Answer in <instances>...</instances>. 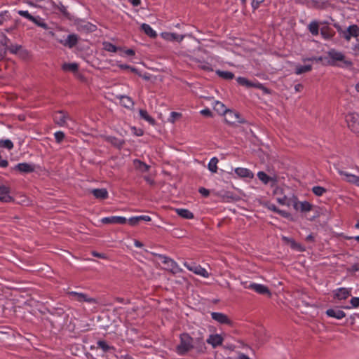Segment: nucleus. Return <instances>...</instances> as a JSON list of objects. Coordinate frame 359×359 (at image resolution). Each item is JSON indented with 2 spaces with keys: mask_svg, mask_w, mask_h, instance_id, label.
Here are the masks:
<instances>
[{
  "mask_svg": "<svg viewBox=\"0 0 359 359\" xmlns=\"http://www.w3.org/2000/svg\"><path fill=\"white\" fill-rule=\"evenodd\" d=\"M0 147L11 150L13 148V143L10 140H0Z\"/></svg>",
  "mask_w": 359,
  "mask_h": 359,
  "instance_id": "nucleus-42",
  "label": "nucleus"
},
{
  "mask_svg": "<svg viewBox=\"0 0 359 359\" xmlns=\"http://www.w3.org/2000/svg\"><path fill=\"white\" fill-rule=\"evenodd\" d=\"M158 257L162 261L163 264V269L170 271V273L175 274L177 273L181 272L182 269L179 268L177 263L173 261L172 259L163 256L162 255H158Z\"/></svg>",
  "mask_w": 359,
  "mask_h": 359,
  "instance_id": "nucleus-3",
  "label": "nucleus"
},
{
  "mask_svg": "<svg viewBox=\"0 0 359 359\" xmlns=\"http://www.w3.org/2000/svg\"><path fill=\"white\" fill-rule=\"evenodd\" d=\"M351 304L353 307L356 308L359 306V297H353L351 299Z\"/></svg>",
  "mask_w": 359,
  "mask_h": 359,
  "instance_id": "nucleus-52",
  "label": "nucleus"
},
{
  "mask_svg": "<svg viewBox=\"0 0 359 359\" xmlns=\"http://www.w3.org/2000/svg\"><path fill=\"white\" fill-rule=\"evenodd\" d=\"M139 113H140L141 118H142L145 121H148L150 124H151L153 126L156 125V121L154 120V118H153L151 116H150L148 114V113L146 110L140 109Z\"/></svg>",
  "mask_w": 359,
  "mask_h": 359,
  "instance_id": "nucleus-36",
  "label": "nucleus"
},
{
  "mask_svg": "<svg viewBox=\"0 0 359 359\" xmlns=\"http://www.w3.org/2000/svg\"><path fill=\"white\" fill-rule=\"evenodd\" d=\"M15 169L20 172L29 173L34 172V166L27 163H22L15 165Z\"/></svg>",
  "mask_w": 359,
  "mask_h": 359,
  "instance_id": "nucleus-25",
  "label": "nucleus"
},
{
  "mask_svg": "<svg viewBox=\"0 0 359 359\" xmlns=\"http://www.w3.org/2000/svg\"><path fill=\"white\" fill-rule=\"evenodd\" d=\"M216 74L225 80H231L234 78V74L231 72L217 70Z\"/></svg>",
  "mask_w": 359,
  "mask_h": 359,
  "instance_id": "nucleus-35",
  "label": "nucleus"
},
{
  "mask_svg": "<svg viewBox=\"0 0 359 359\" xmlns=\"http://www.w3.org/2000/svg\"><path fill=\"white\" fill-rule=\"evenodd\" d=\"M79 37L76 34H69L65 40H60V43L69 48L74 47L78 42Z\"/></svg>",
  "mask_w": 359,
  "mask_h": 359,
  "instance_id": "nucleus-23",
  "label": "nucleus"
},
{
  "mask_svg": "<svg viewBox=\"0 0 359 359\" xmlns=\"http://www.w3.org/2000/svg\"><path fill=\"white\" fill-rule=\"evenodd\" d=\"M54 135L57 143H60L65 138V133L62 131L56 132Z\"/></svg>",
  "mask_w": 359,
  "mask_h": 359,
  "instance_id": "nucleus-50",
  "label": "nucleus"
},
{
  "mask_svg": "<svg viewBox=\"0 0 359 359\" xmlns=\"http://www.w3.org/2000/svg\"><path fill=\"white\" fill-rule=\"evenodd\" d=\"M214 109L219 114L224 115L229 110L225 105L219 101H216L214 104Z\"/></svg>",
  "mask_w": 359,
  "mask_h": 359,
  "instance_id": "nucleus-34",
  "label": "nucleus"
},
{
  "mask_svg": "<svg viewBox=\"0 0 359 359\" xmlns=\"http://www.w3.org/2000/svg\"><path fill=\"white\" fill-rule=\"evenodd\" d=\"M248 287L254 290L259 294H267L269 297L271 295L269 288L264 285L252 283Z\"/></svg>",
  "mask_w": 359,
  "mask_h": 359,
  "instance_id": "nucleus-20",
  "label": "nucleus"
},
{
  "mask_svg": "<svg viewBox=\"0 0 359 359\" xmlns=\"http://www.w3.org/2000/svg\"><path fill=\"white\" fill-rule=\"evenodd\" d=\"M273 195L278 196L277 201L281 205H287V206L291 205V202L292 201V198H287V197L284 194L283 189L276 186L274 187V189L273 191Z\"/></svg>",
  "mask_w": 359,
  "mask_h": 359,
  "instance_id": "nucleus-5",
  "label": "nucleus"
},
{
  "mask_svg": "<svg viewBox=\"0 0 359 359\" xmlns=\"http://www.w3.org/2000/svg\"><path fill=\"white\" fill-rule=\"evenodd\" d=\"M309 29L313 35H318V30H319V26H318V22H311L309 25Z\"/></svg>",
  "mask_w": 359,
  "mask_h": 359,
  "instance_id": "nucleus-43",
  "label": "nucleus"
},
{
  "mask_svg": "<svg viewBox=\"0 0 359 359\" xmlns=\"http://www.w3.org/2000/svg\"><path fill=\"white\" fill-rule=\"evenodd\" d=\"M102 137L104 138V140H106L107 142L111 143L112 146L118 149H121L123 144H125V140L123 139L106 135H103L102 136Z\"/></svg>",
  "mask_w": 359,
  "mask_h": 359,
  "instance_id": "nucleus-16",
  "label": "nucleus"
},
{
  "mask_svg": "<svg viewBox=\"0 0 359 359\" xmlns=\"http://www.w3.org/2000/svg\"><path fill=\"white\" fill-rule=\"evenodd\" d=\"M264 0H252V6L254 8H257L260 3L263 2Z\"/></svg>",
  "mask_w": 359,
  "mask_h": 359,
  "instance_id": "nucleus-59",
  "label": "nucleus"
},
{
  "mask_svg": "<svg viewBox=\"0 0 359 359\" xmlns=\"http://www.w3.org/2000/svg\"><path fill=\"white\" fill-rule=\"evenodd\" d=\"M144 179L145 180L146 182H147L149 184L151 185H154L155 184V182L154 180L151 179L148 176H145L144 177Z\"/></svg>",
  "mask_w": 359,
  "mask_h": 359,
  "instance_id": "nucleus-61",
  "label": "nucleus"
},
{
  "mask_svg": "<svg viewBox=\"0 0 359 359\" xmlns=\"http://www.w3.org/2000/svg\"><path fill=\"white\" fill-rule=\"evenodd\" d=\"M18 14L20 15H21L22 17H25L27 19L31 20L34 24H36L39 27H41L43 28L44 29H47L48 28L47 24H46L45 22H42L39 17L38 18H35V17L32 16L27 11H18Z\"/></svg>",
  "mask_w": 359,
  "mask_h": 359,
  "instance_id": "nucleus-10",
  "label": "nucleus"
},
{
  "mask_svg": "<svg viewBox=\"0 0 359 359\" xmlns=\"http://www.w3.org/2000/svg\"><path fill=\"white\" fill-rule=\"evenodd\" d=\"M68 118V114H65L63 111H57L53 117L55 123L60 126H65Z\"/></svg>",
  "mask_w": 359,
  "mask_h": 359,
  "instance_id": "nucleus-17",
  "label": "nucleus"
},
{
  "mask_svg": "<svg viewBox=\"0 0 359 359\" xmlns=\"http://www.w3.org/2000/svg\"><path fill=\"white\" fill-rule=\"evenodd\" d=\"M211 316L213 320L220 324L229 325L230 326L233 325V322L226 314L222 313L212 312L211 313Z\"/></svg>",
  "mask_w": 359,
  "mask_h": 359,
  "instance_id": "nucleus-11",
  "label": "nucleus"
},
{
  "mask_svg": "<svg viewBox=\"0 0 359 359\" xmlns=\"http://www.w3.org/2000/svg\"><path fill=\"white\" fill-rule=\"evenodd\" d=\"M327 55L330 57L327 64L330 65H335L337 61L342 62V65H340L342 67H349L352 65L351 61L346 60L345 56L340 52L331 50L327 53Z\"/></svg>",
  "mask_w": 359,
  "mask_h": 359,
  "instance_id": "nucleus-2",
  "label": "nucleus"
},
{
  "mask_svg": "<svg viewBox=\"0 0 359 359\" xmlns=\"http://www.w3.org/2000/svg\"><path fill=\"white\" fill-rule=\"evenodd\" d=\"M312 69V66L311 65L301 66L297 65L295 67V74H302L305 72H310Z\"/></svg>",
  "mask_w": 359,
  "mask_h": 359,
  "instance_id": "nucleus-38",
  "label": "nucleus"
},
{
  "mask_svg": "<svg viewBox=\"0 0 359 359\" xmlns=\"http://www.w3.org/2000/svg\"><path fill=\"white\" fill-rule=\"evenodd\" d=\"M339 174L341 175L346 176V180L348 182L355 184L356 185L359 186V177L354 175L348 174L344 171H339Z\"/></svg>",
  "mask_w": 359,
  "mask_h": 359,
  "instance_id": "nucleus-33",
  "label": "nucleus"
},
{
  "mask_svg": "<svg viewBox=\"0 0 359 359\" xmlns=\"http://www.w3.org/2000/svg\"><path fill=\"white\" fill-rule=\"evenodd\" d=\"M161 36L163 39H165L166 41H178V42L182 41L185 37L184 35H180V34H177L175 33H170V32H163L161 34Z\"/></svg>",
  "mask_w": 359,
  "mask_h": 359,
  "instance_id": "nucleus-19",
  "label": "nucleus"
},
{
  "mask_svg": "<svg viewBox=\"0 0 359 359\" xmlns=\"http://www.w3.org/2000/svg\"><path fill=\"white\" fill-rule=\"evenodd\" d=\"M196 348L198 352L203 353L206 349L205 342L203 341V337H198L196 339Z\"/></svg>",
  "mask_w": 359,
  "mask_h": 359,
  "instance_id": "nucleus-37",
  "label": "nucleus"
},
{
  "mask_svg": "<svg viewBox=\"0 0 359 359\" xmlns=\"http://www.w3.org/2000/svg\"><path fill=\"white\" fill-rule=\"evenodd\" d=\"M9 41V39L6 36H4V40L0 41V60H3L6 56Z\"/></svg>",
  "mask_w": 359,
  "mask_h": 359,
  "instance_id": "nucleus-27",
  "label": "nucleus"
},
{
  "mask_svg": "<svg viewBox=\"0 0 359 359\" xmlns=\"http://www.w3.org/2000/svg\"><path fill=\"white\" fill-rule=\"evenodd\" d=\"M250 88H256L261 89L266 94H269L271 93L270 90L264 86L260 83H253V82L250 81Z\"/></svg>",
  "mask_w": 359,
  "mask_h": 359,
  "instance_id": "nucleus-45",
  "label": "nucleus"
},
{
  "mask_svg": "<svg viewBox=\"0 0 359 359\" xmlns=\"http://www.w3.org/2000/svg\"><path fill=\"white\" fill-rule=\"evenodd\" d=\"M326 314L332 318H335L337 319H341L346 316L345 313L339 309H330L326 311Z\"/></svg>",
  "mask_w": 359,
  "mask_h": 359,
  "instance_id": "nucleus-26",
  "label": "nucleus"
},
{
  "mask_svg": "<svg viewBox=\"0 0 359 359\" xmlns=\"http://www.w3.org/2000/svg\"><path fill=\"white\" fill-rule=\"evenodd\" d=\"M226 123L229 124H236V123H243V120L240 118V114L238 112L229 109L224 114Z\"/></svg>",
  "mask_w": 359,
  "mask_h": 359,
  "instance_id": "nucleus-9",
  "label": "nucleus"
},
{
  "mask_svg": "<svg viewBox=\"0 0 359 359\" xmlns=\"http://www.w3.org/2000/svg\"><path fill=\"white\" fill-rule=\"evenodd\" d=\"M333 292L334 299L344 300L346 299L351 295V289L341 287L334 290Z\"/></svg>",
  "mask_w": 359,
  "mask_h": 359,
  "instance_id": "nucleus-15",
  "label": "nucleus"
},
{
  "mask_svg": "<svg viewBox=\"0 0 359 359\" xmlns=\"http://www.w3.org/2000/svg\"><path fill=\"white\" fill-rule=\"evenodd\" d=\"M313 192L318 196H322L324 193L326 192V189L322 187L316 186L313 187Z\"/></svg>",
  "mask_w": 359,
  "mask_h": 359,
  "instance_id": "nucleus-46",
  "label": "nucleus"
},
{
  "mask_svg": "<svg viewBox=\"0 0 359 359\" xmlns=\"http://www.w3.org/2000/svg\"><path fill=\"white\" fill-rule=\"evenodd\" d=\"M278 213L285 218H290L291 217V215L284 210H278Z\"/></svg>",
  "mask_w": 359,
  "mask_h": 359,
  "instance_id": "nucleus-55",
  "label": "nucleus"
},
{
  "mask_svg": "<svg viewBox=\"0 0 359 359\" xmlns=\"http://www.w3.org/2000/svg\"><path fill=\"white\" fill-rule=\"evenodd\" d=\"M282 239L285 243L290 245L292 249L299 252L304 251V248L299 243H297L293 238L283 236Z\"/></svg>",
  "mask_w": 359,
  "mask_h": 359,
  "instance_id": "nucleus-22",
  "label": "nucleus"
},
{
  "mask_svg": "<svg viewBox=\"0 0 359 359\" xmlns=\"http://www.w3.org/2000/svg\"><path fill=\"white\" fill-rule=\"evenodd\" d=\"M236 80L240 85L250 88V81L248 80L247 79L244 77H238Z\"/></svg>",
  "mask_w": 359,
  "mask_h": 359,
  "instance_id": "nucleus-48",
  "label": "nucleus"
},
{
  "mask_svg": "<svg viewBox=\"0 0 359 359\" xmlns=\"http://www.w3.org/2000/svg\"><path fill=\"white\" fill-rule=\"evenodd\" d=\"M130 2L133 4L134 6H137L140 4L141 1L140 0H130Z\"/></svg>",
  "mask_w": 359,
  "mask_h": 359,
  "instance_id": "nucleus-63",
  "label": "nucleus"
},
{
  "mask_svg": "<svg viewBox=\"0 0 359 359\" xmlns=\"http://www.w3.org/2000/svg\"><path fill=\"white\" fill-rule=\"evenodd\" d=\"M103 224H123L127 222L126 218L119 216H113L109 217H104L102 219Z\"/></svg>",
  "mask_w": 359,
  "mask_h": 359,
  "instance_id": "nucleus-21",
  "label": "nucleus"
},
{
  "mask_svg": "<svg viewBox=\"0 0 359 359\" xmlns=\"http://www.w3.org/2000/svg\"><path fill=\"white\" fill-rule=\"evenodd\" d=\"M320 33L325 39H330L333 35L332 31L327 27H322Z\"/></svg>",
  "mask_w": 359,
  "mask_h": 359,
  "instance_id": "nucleus-44",
  "label": "nucleus"
},
{
  "mask_svg": "<svg viewBox=\"0 0 359 359\" xmlns=\"http://www.w3.org/2000/svg\"><path fill=\"white\" fill-rule=\"evenodd\" d=\"M67 294L69 296H72L74 297V299L79 302H87L90 304H97L98 302L96 299L93 297H89L86 294L77 292L74 291L68 292Z\"/></svg>",
  "mask_w": 359,
  "mask_h": 359,
  "instance_id": "nucleus-6",
  "label": "nucleus"
},
{
  "mask_svg": "<svg viewBox=\"0 0 359 359\" xmlns=\"http://www.w3.org/2000/svg\"><path fill=\"white\" fill-rule=\"evenodd\" d=\"M237 359H251L248 355L244 353H241L238 355Z\"/></svg>",
  "mask_w": 359,
  "mask_h": 359,
  "instance_id": "nucleus-64",
  "label": "nucleus"
},
{
  "mask_svg": "<svg viewBox=\"0 0 359 359\" xmlns=\"http://www.w3.org/2000/svg\"><path fill=\"white\" fill-rule=\"evenodd\" d=\"M199 193L201 194L203 196H208L210 194L209 190L206 189L204 187H201L198 190Z\"/></svg>",
  "mask_w": 359,
  "mask_h": 359,
  "instance_id": "nucleus-53",
  "label": "nucleus"
},
{
  "mask_svg": "<svg viewBox=\"0 0 359 359\" xmlns=\"http://www.w3.org/2000/svg\"><path fill=\"white\" fill-rule=\"evenodd\" d=\"M266 207H267L269 210H272V211L276 212H277V213H278V210H279V209H278V208H276V206L275 205H273V204H266Z\"/></svg>",
  "mask_w": 359,
  "mask_h": 359,
  "instance_id": "nucleus-57",
  "label": "nucleus"
},
{
  "mask_svg": "<svg viewBox=\"0 0 359 359\" xmlns=\"http://www.w3.org/2000/svg\"><path fill=\"white\" fill-rule=\"evenodd\" d=\"M201 114L206 116H212V113L209 109H205L201 111Z\"/></svg>",
  "mask_w": 359,
  "mask_h": 359,
  "instance_id": "nucleus-54",
  "label": "nucleus"
},
{
  "mask_svg": "<svg viewBox=\"0 0 359 359\" xmlns=\"http://www.w3.org/2000/svg\"><path fill=\"white\" fill-rule=\"evenodd\" d=\"M235 172L241 177H254V174L247 168H237L235 170Z\"/></svg>",
  "mask_w": 359,
  "mask_h": 359,
  "instance_id": "nucleus-28",
  "label": "nucleus"
},
{
  "mask_svg": "<svg viewBox=\"0 0 359 359\" xmlns=\"http://www.w3.org/2000/svg\"><path fill=\"white\" fill-rule=\"evenodd\" d=\"M193 339L187 333L180 335V344L177 346L180 355H184L194 348Z\"/></svg>",
  "mask_w": 359,
  "mask_h": 359,
  "instance_id": "nucleus-1",
  "label": "nucleus"
},
{
  "mask_svg": "<svg viewBox=\"0 0 359 359\" xmlns=\"http://www.w3.org/2000/svg\"><path fill=\"white\" fill-rule=\"evenodd\" d=\"M199 67L201 69L205 70V71H208V72H212V69L208 64H204V65H199Z\"/></svg>",
  "mask_w": 359,
  "mask_h": 359,
  "instance_id": "nucleus-56",
  "label": "nucleus"
},
{
  "mask_svg": "<svg viewBox=\"0 0 359 359\" xmlns=\"http://www.w3.org/2000/svg\"><path fill=\"white\" fill-rule=\"evenodd\" d=\"M257 177L264 184H267L268 183L271 182V187H276L278 182L277 175H274L273 176H269L263 171L258 172Z\"/></svg>",
  "mask_w": 359,
  "mask_h": 359,
  "instance_id": "nucleus-8",
  "label": "nucleus"
},
{
  "mask_svg": "<svg viewBox=\"0 0 359 359\" xmlns=\"http://www.w3.org/2000/svg\"><path fill=\"white\" fill-rule=\"evenodd\" d=\"M103 48L108 51L111 53H115L118 50H121V48L115 46L114 44L109 43V42H104L103 43Z\"/></svg>",
  "mask_w": 359,
  "mask_h": 359,
  "instance_id": "nucleus-40",
  "label": "nucleus"
},
{
  "mask_svg": "<svg viewBox=\"0 0 359 359\" xmlns=\"http://www.w3.org/2000/svg\"><path fill=\"white\" fill-rule=\"evenodd\" d=\"M133 165L137 170L142 173L148 172L150 168V166L149 165L146 164L144 162L139 159H135L133 161Z\"/></svg>",
  "mask_w": 359,
  "mask_h": 359,
  "instance_id": "nucleus-24",
  "label": "nucleus"
},
{
  "mask_svg": "<svg viewBox=\"0 0 359 359\" xmlns=\"http://www.w3.org/2000/svg\"><path fill=\"white\" fill-rule=\"evenodd\" d=\"M184 264L189 271H193L194 273L201 276L204 278L209 277L208 272L204 268L201 267L200 265L191 266L186 262Z\"/></svg>",
  "mask_w": 359,
  "mask_h": 359,
  "instance_id": "nucleus-12",
  "label": "nucleus"
},
{
  "mask_svg": "<svg viewBox=\"0 0 359 359\" xmlns=\"http://www.w3.org/2000/svg\"><path fill=\"white\" fill-rule=\"evenodd\" d=\"M177 214L182 218L191 219L194 218V214L187 209L177 208L175 209Z\"/></svg>",
  "mask_w": 359,
  "mask_h": 359,
  "instance_id": "nucleus-31",
  "label": "nucleus"
},
{
  "mask_svg": "<svg viewBox=\"0 0 359 359\" xmlns=\"http://www.w3.org/2000/svg\"><path fill=\"white\" fill-rule=\"evenodd\" d=\"M98 347L102 348L104 352H107L113 348L109 346L104 341H99L97 342Z\"/></svg>",
  "mask_w": 359,
  "mask_h": 359,
  "instance_id": "nucleus-47",
  "label": "nucleus"
},
{
  "mask_svg": "<svg viewBox=\"0 0 359 359\" xmlns=\"http://www.w3.org/2000/svg\"><path fill=\"white\" fill-rule=\"evenodd\" d=\"M78 65L76 63H69L64 64L62 65V69L65 71H71L73 72H76L78 70Z\"/></svg>",
  "mask_w": 359,
  "mask_h": 359,
  "instance_id": "nucleus-41",
  "label": "nucleus"
},
{
  "mask_svg": "<svg viewBox=\"0 0 359 359\" xmlns=\"http://www.w3.org/2000/svg\"><path fill=\"white\" fill-rule=\"evenodd\" d=\"M359 36V27L357 25H351L348 29L343 32L342 36L347 41H349L351 36L358 37Z\"/></svg>",
  "mask_w": 359,
  "mask_h": 359,
  "instance_id": "nucleus-13",
  "label": "nucleus"
},
{
  "mask_svg": "<svg viewBox=\"0 0 359 359\" xmlns=\"http://www.w3.org/2000/svg\"><path fill=\"white\" fill-rule=\"evenodd\" d=\"M346 122L351 130L359 136V114H348L346 116Z\"/></svg>",
  "mask_w": 359,
  "mask_h": 359,
  "instance_id": "nucleus-4",
  "label": "nucleus"
},
{
  "mask_svg": "<svg viewBox=\"0 0 359 359\" xmlns=\"http://www.w3.org/2000/svg\"><path fill=\"white\" fill-rule=\"evenodd\" d=\"M141 29L149 37L156 38L157 36L156 32L147 24L143 23L141 25Z\"/></svg>",
  "mask_w": 359,
  "mask_h": 359,
  "instance_id": "nucleus-32",
  "label": "nucleus"
},
{
  "mask_svg": "<svg viewBox=\"0 0 359 359\" xmlns=\"http://www.w3.org/2000/svg\"><path fill=\"white\" fill-rule=\"evenodd\" d=\"M218 159L216 157H213L210 159L209 163H208V169L210 171H211L213 173L217 172V163H218Z\"/></svg>",
  "mask_w": 359,
  "mask_h": 359,
  "instance_id": "nucleus-39",
  "label": "nucleus"
},
{
  "mask_svg": "<svg viewBox=\"0 0 359 359\" xmlns=\"http://www.w3.org/2000/svg\"><path fill=\"white\" fill-rule=\"evenodd\" d=\"M22 46L20 45H11L8 44L7 50H8L11 53L16 54L18 50L21 49Z\"/></svg>",
  "mask_w": 359,
  "mask_h": 359,
  "instance_id": "nucleus-49",
  "label": "nucleus"
},
{
  "mask_svg": "<svg viewBox=\"0 0 359 359\" xmlns=\"http://www.w3.org/2000/svg\"><path fill=\"white\" fill-rule=\"evenodd\" d=\"M303 88H304V86L301 83H298V84L295 85V86H294V89L297 92L302 90L303 89Z\"/></svg>",
  "mask_w": 359,
  "mask_h": 359,
  "instance_id": "nucleus-62",
  "label": "nucleus"
},
{
  "mask_svg": "<svg viewBox=\"0 0 359 359\" xmlns=\"http://www.w3.org/2000/svg\"><path fill=\"white\" fill-rule=\"evenodd\" d=\"M224 341L223 337L218 334H210L208 339L206 340L207 343L208 344H210L212 348H216L218 346H220L222 344V342Z\"/></svg>",
  "mask_w": 359,
  "mask_h": 359,
  "instance_id": "nucleus-18",
  "label": "nucleus"
},
{
  "mask_svg": "<svg viewBox=\"0 0 359 359\" xmlns=\"http://www.w3.org/2000/svg\"><path fill=\"white\" fill-rule=\"evenodd\" d=\"M118 98L121 100V104L124 107L130 109L134 106V102L130 97L126 95H121L118 97Z\"/></svg>",
  "mask_w": 359,
  "mask_h": 359,
  "instance_id": "nucleus-30",
  "label": "nucleus"
},
{
  "mask_svg": "<svg viewBox=\"0 0 359 359\" xmlns=\"http://www.w3.org/2000/svg\"><path fill=\"white\" fill-rule=\"evenodd\" d=\"M182 116V114L178 112H172L170 114V118H169V121L172 123H174L175 122V120L177 118H179Z\"/></svg>",
  "mask_w": 359,
  "mask_h": 359,
  "instance_id": "nucleus-51",
  "label": "nucleus"
},
{
  "mask_svg": "<svg viewBox=\"0 0 359 359\" xmlns=\"http://www.w3.org/2000/svg\"><path fill=\"white\" fill-rule=\"evenodd\" d=\"M10 188L4 186L0 185V201L1 202H12L14 201L13 198L9 195Z\"/></svg>",
  "mask_w": 359,
  "mask_h": 359,
  "instance_id": "nucleus-14",
  "label": "nucleus"
},
{
  "mask_svg": "<svg viewBox=\"0 0 359 359\" xmlns=\"http://www.w3.org/2000/svg\"><path fill=\"white\" fill-rule=\"evenodd\" d=\"M91 193L97 199H105L108 197L106 189H95L91 191Z\"/></svg>",
  "mask_w": 359,
  "mask_h": 359,
  "instance_id": "nucleus-29",
  "label": "nucleus"
},
{
  "mask_svg": "<svg viewBox=\"0 0 359 359\" xmlns=\"http://www.w3.org/2000/svg\"><path fill=\"white\" fill-rule=\"evenodd\" d=\"M128 223L131 225V226H136L138 222L137 221V219H135V217H131L128 219Z\"/></svg>",
  "mask_w": 359,
  "mask_h": 359,
  "instance_id": "nucleus-60",
  "label": "nucleus"
},
{
  "mask_svg": "<svg viewBox=\"0 0 359 359\" xmlns=\"http://www.w3.org/2000/svg\"><path fill=\"white\" fill-rule=\"evenodd\" d=\"M293 208L296 210H300L301 212H309L312 209V205L307 201L300 202L297 201V198L294 196L292 197L291 202Z\"/></svg>",
  "mask_w": 359,
  "mask_h": 359,
  "instance_id": "nucleus-7",
  "label": "nucleus"
},
{
  "mask_svg": "<svg viewBox=\"0 0 359 359\" xmlns=\"http://www.w3.org/2000/svg\"><path fill=\"white\" fill-rule=\"evenodd\" d=\"M93 255L96 257L102 258V259H107V256L104 254L99 253L97 252H93Z\"/></svg>",
  "mask_w": 359,
  "mask_h": 359,
  "instance_id": "nucleus-58",
  "label": "nucleus"
}]
</instances>
